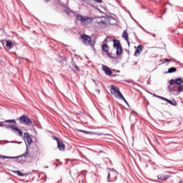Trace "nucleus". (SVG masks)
<instances>
[{"instance_id":"nucleus-1","label":"nucleus","mask_w":183,"mask_h":183,"mask_svg":"<svg viewBox=\"0 0 183 183\" xmlns=\"http://www.w3.org/2000/svg\"><path fill=\"white\" fill-rule=\"evenodd\" d=\"M169 85L168 86V89L169 92H175V88L174 85H179L177 89L178 92H182L183 91V79L182 78H177L175 79H172L169 81Z\"/></svg>"},{"instance_id":"nucleus-2","label":"nucleus","mask_w":183,"mask_h":183,"mask_svg":"<svg viewBox=\"0 0 183 183\" xmlns=\"http://www.w3.org/2000/svg\"><path fill=\"white\" fill-rule=\"evenodd\" d=\"M111 94L114 95L115 98H117L118 99H122V101H124L127 104V99H125V97H124V96L119 91V89L115 85H112Z\"/></svg>"},{"instance_id":"nucleus-3","label":"nucleus","mask_w":183,"mask_h":183,"mask_svg":"<svg viewBox=\"0 0 183 183\" xmlns=\"http://www.w3.org/2000/svg\"><path fill=\"white\" fill-rule=\"evenodd\" d=\"M77 21H79L84 25H89L92 24V18L88 16H84L82 14H77L76 15Z\"/></svg>"},{"instance_id":"nucleus-4","label":"nucleus","mask_w":183,"mask_h":183,"mask_svg":"<svg viewBox=\"0 0 183 183\" xmlns=\"http://www.w3.org/2000/svg\"><path fill=\"white\" fill-rule=\"evenodd\" d=\"M17 121H19L20 124H23V125H32V120L28 117V116H21L19 118L17 119Z\"/></svg>"},{"instance_id":"nucleus-5","label":"nucleus","mask_w":183,"mask_h":183,"mask_svg":"<svg viewBox=\"0 0 183 183\" xmlns=\"http://www.w3.org/2000/svg\"><path fill=\"white\" fill-rule=\"evenodd\" d=\"M171 177V172H164L157 175V179L165 182Z\"/></svg>"},{"instance_id":"nucleus-6","label":"nucleus","mask_w":183,"mask_h":183,"mask_svg":"<svg viewBox=\"0 0 183 183\" xmlns=\"http://www.w3.org/2000/svg\"><path fill=\"white\" fill-rule=\"evenodd\" d=\"M81 39L84 45H91L92 44V37L86 35L82 34L81 36Z\"/></svg>"},{"instance_id":"nucleus-7","label":"nucleus","mask_w":183,"mask_h":183,"mask_svg":"<svg viewBox=\"0 0 183 183\" xmlns=\"http://www.w3.org/2000/svg\"><path fill=\"white\" fill-rule=\"evenodd\" d=\"M114 48H116L117 55H121L122 54V46H121V43H119V40H114Z\"/></svg>"},{"instance_id":"nucleus-8","label":"nucleus","mask_w":183,"mask_h":183,"mask_svg":"<svg viewBox=\"0 0 183 183\" xmlns=\"http://www.w3.org/2000/svg\"><path fill=\"white\" fill-rule=\"evenodd\" d=\"M24 139L26 143L27 142L28 145H31V144H32V137H31V135H29V133H24Z\"/></svg>"},{"instance_id":"nucleus-9","label":"nucleus","mask_w":183,"mask_h":183,"mask_svg":"<svg viewBox=\"0 0 183 183\" xmlns=\"http://www.w3.org/2000/svg\"><path fill=\"white\" fill-rule=\"evenodd\" d=\"M136 48V51L134 52V56H139L141 55V52H142V49H144V45H139Z\"/></svg>"},{"instance_id":"nucleus-10","label":"nucleus","mask_w":183,"mask_h":183,"mask_svg":"<svg viewBox=\"0 0 183 183\" xmlns=\"http://www.w3.org/2000/svg\"><path fill=\"white\" fill-rule=\"evenodd\" d=\"M102 49L103 52H105L106 55H107L108 56H111V54H109V46H108V44H102Z\"/></svg>"},{"instance_id":"nucleus-11","label":"nucleus","mask_w":183,"mask_h":183,"mask_svg":"<svg viewBox=\"0 0 183 183\" xmlns=\"http://www.w3.org/2000/svg\"><path fill=\"white\" fill-rule=\"evenodd\" d=\"M55 139L57 142L58 148L59 149V150L65 151V144H64L62 142H61L59 140V139H58V138H56Z\"/></svg>"},{"instance_id":"nucleus-12","label":"nucleus","mask_w":183,"mask_h":183,"mask_svg":"<svg viewBox=\"0 0 183 183\" xmlns=\"http://www.w3.org/2000/svg\"><path fill=\"white\" fill-rule=\"evenodd\" d=\"M159 99H162V101H166V102H168V104H170V105H173V107H176L177 105V102L175 100H169L165 97H158Z\"/></svg>"},{"instance_id":"nucleus-13","label":"nucleus","mask_w":183,"mask_h":183,"mask_svg":"<svg viewBox=\"0 0 183 183\" xmlns=\"http://www.w3.org/2000/svg\"><path fill=\"white\" fill-rule=\"evenodd\" d=\"M102 69L105 72L106 75H112V71H111V69H109V67H108L107 66L103 65Z\"/></svg>"},{"instance_id":"nucleus-14","label":"nucleus","mask_w":183,"mask_h":183,"mask_svg":"<svg viewBox=\"0 0 183 183\" xmlns=\"http://www.w3.org/2000/svg\"><path fill=\"white\" fill-rule=\"evenodd\" d=\"M22 157H24V158H26V154H22V155L18 156L16 157H6V156L0 155V158H6V159H14L15 158H16V159H19V158H22Z\"/></svg>"},{"instance_id":"nucleus-15","label":"nucleus","mask_w":183,"mask_h":183,"mask_svg":"<svg viewBox=\"0 0 183 183\" xmlns=\"http://www.w3.org/2000/svg\"><path fill=\"white\" fill-rule=\"evenodd\" d=\"M122 37L124 38V39H125L126 41H128V39H129V38L128 37V32L127 31V30H124L123 34H122Z\"/></svg>"},{"instance_id":"nucleus-16","label":"nucleus","mask_w":183,"mask_h":183,"mask_svg":"<svg viewBox=\"0 0 183 183\" xmlns=\"http://www.w3.org/2000/svg\"><path fill=\"white\" fill-rule=\"evenodd\" d=\"M6 46L9 49H11V46H12V41L7 40V41H6Z\"/></svg>"},{"instance_id":"nucleus-17","label":"nucleus","mask_w":183,"mask_h":183,"mask_svg":"<svg viewBox=\"0 0 183 183\" xmlns=\"http://www.w3.org/2000/svg\"><path fill=\"white\" fill-rule=\"evenodd\" d=\"M169 74H172V72H177V68L172 67L168 69Z\"/></svg>"},{"instance_id":"nucleus-18","label":"nucleus","mask_w":183,"mask_h":183,"mask_svg":"<svg viewBox=\"0 0 183 183\" xmlns=\"http://www.w3.org/2000/svg\"><path fill=\"white\" fill-rule=\"evenodd\" d=\"M5 122H6L7 124H10L11 122V124H16V121H15L14 119L6 120Z\"/></svg>"},{"instance_id":"nucleus-19","label":"nucleus","mask_w":183,"mask_h":183,"mask_svg":"<svg viewBox=\"0 0 183 183\" xmlns=\"http://www.w3.org/2000/svg\"><path fill=\"white\" fill-rule=\"evenodd\" d=\"M73 66H74L76 72H79V67L76 65L75 62L73 63Z\"/></svg>"},{"instance_id":"nucleus-20","label":"nucleus","mask_w":183,"mask_h":183,"mask_svg":"<svg viewBox=\"0 0 183 183\" xmlns=\"http://www.w3.org/2000/svg\"><path fill=\"white\" fill-rule=\"evenodd\" d=\"M171 59H163L162 60V64H165V63H167V62H171Z\"/></svg>"},{"instance_id":"nucleus-21","label":"nucleus","mask_w":183,"mask_h":183,"mask_svg":"<svg viewBox=\"0 0 183 183\" xmlns=\"http://www.w3.org/2000/svg\"><path fill=\"white\" fill-rule=\"evenodd\" d=\"M10 128L12 131H18V127H15V125L10 126Z\"/></svg>"},{"instance_id":"nucleus-22","label":"nucleus","mask_w":183,"mask_h":183,"mask_svg":"<svg viewBox=\"0 0 183 183\" xmlns=\"http://www.w3.org/2000/svg\"><path fill=\"white\" fill-rule=\"evenodd\" d=\"M16 174L19 175V177H24V173H22L21 171H16Z\"/></svg>"},{"instance_id":"nucleus-23","label":"nucleus","mask_w":183,"mask_h":183,"mask_svg":"<svg viewBox=\"0 0 183 183\" xmlns=\"http://www.w3.org/2000/svg\"><path fill=\"white\" fill-rule=\"evenodd\" d=\"M17 131V132L19 133V134L20 135V137H22L24 132L21 131V129H18V130H16Z\"/></svg>"},{"instance_id":"nucleus-24","label":"nucleus","mask_w":183,"mask_h":183,"mask_svg":"<svg viewBox=\"0 0 183 183\" xmlns=\"http://www.w3.org/2000/svg\"><path fill=\"white\" fill-rule=\"evenodd\" d=\"M77 131H79V132H83L84 134H88V132L85 130L77 129Z\"/></svg>"},{"instance_id":"nucleus-25","label":"nucleus","mask_w":183,"mask_h":183,"mask_svg":"<svg viewBox=\"0 0 183 183\" xmlns=\"http://www.w3.org/2000/svg\"><path fill=\"white\" fill-rule=\"evenodd\" d=\"M4 127H6V128H11V127H12V126H11V125L6 126V124H5Z\"/></svg>"},{"instance_id":"nucleus-26","label":"nucleus","mask_w":183,"mask_h":183,"mask_svg":"<svg viewBox=\"0 0 183 183\" xmlns=\"http://www.w3.org/2000/svg\"><path fill=\"white\" fill-rule=\"evenodd\" d=\"M127 42L128 45L129 46V44H130L129 39H128V41H127Z\"/></svg>"},{"instance_id":"nucleus-27","label":"nucleus","mask_w":183,"mask_h":183,"mask_svg":"<svg viewBox=\"0 0 183 183\" xmlns=\"http://www.w3.org/2000/svg\"><path fill=\"white\" fill-rule=\"evenodd\" d=\"M111 177V174H108V178H109Z\"/></svg>"},{"instance_id":"nucleus-28","label":"nucleus","mask_w":183,"mask_h":183,"mask_svg":"<svg viewBox=\"0 0 183 183\" xmlns=\"http://www.w3.org/2000/svg\"><path fill=\"white\" fill-rule=\"evenodd\" d=\"M66 12L67 14H69V10H67Z\"/></svg>"},{"instance_id":"nucleus-29","label":"nucleus","mask_w":183,"mask_h":183,"mask_svg":"<svg viewBox=\"0 0 183 183\" xmlns=\"http://www.w3.org/2000/svg\"><path fill=\"white\" fill-rule=\"evenodd\" d=\"M0 127H5V125H4V124H0Z\"/></svg>"},{"instance_id":"nucleus-30","label":"nucleus","mask_w":183,"mask_h":183,"mask_svg":"<svg viewBox=\"0 0 183 183\" xmlns=\"http://www.w3.org/2000/svg\"><path fill=\"white\" fill-rule=\"evenodd\" d=\"M104 42H107V39H105Z\"/></svg>"}]
</instances>
